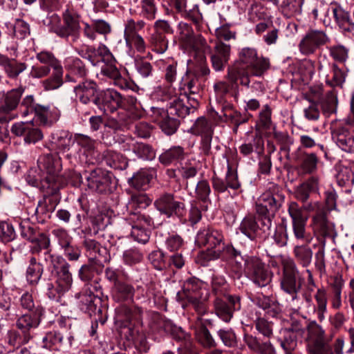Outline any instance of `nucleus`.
I'll use <instances>...</instances> for the list:
<instances>
[{"instance_id":"nucleus-19","label":"nucleus","mask_w":354,"mask_h":354,"mask_svg":"<svg viewBox=\"0 0 354 354\" xmlns=\"http://www.w3.org/2000/svg\"><path fill=\"white\" fill-rule=\"evenodd\" d=\"M51 263L55 268L58 264L60 265L59 270L57 271V279L55 284L59 286V290L68 292L73 283L72 274L69 271L70 265L60 257H52Z\"/></svg>"},{"instance_id":"nucleus-62","label":"nucleus","mask_w":354,"mask_h":354,"mask_svg":"<svg viewBox=\"0 0 354 354\" xmlns=\"http://www.w3.org/2000/svg\"><path fill=\"white\" fill-rule=\"evenodd\" d=\"M32 338V334L22 333L20 334L15 330H9L6 337L7 342L13 347H19L27 344Z\"/></svg>"},{"instance_id":"nucleus-17","label":"nucleus","mask_w":354,"mask_h":354,"mask_svg":"<svg viewBox=\"0 0 354 354\" xmlns=\"http://www.w3.org/2000/svg\"><path fill=\"white\" fill-rule=\"evenodd\" d=\"M210 51L212 66L216 71H223L230 60L231 46L221 40L215 42Z\"/></svg>"},{"instance_id":"nucleus-49","label":"nucleus","mask_w":354,"mask_h":354,"mask_svg":"<svg viewBox=\"0 0 354 354\" xmlns=\"http://www.w3.org/2000/svg\"><path fill=\"white\" fill-rule=\"evenodd\" d=\"M152 175L147 170L140 169L129 179V184L136 189L145 190L149 187Z\"/></svg>"},{"instance_id":"nucleus-4","label":"nucleus","mask_w":354,"mask_h":354,"mask_svg":"<svg viewBox=\"0 0 354 354\" xmlns=\"http://www.w3.org/2000/svg\"><path fill=\"white\" fill-rule=\"evenodd\" d=\"M94 104L104 114L113 113L118 109L133 112L138 110L140 106L135 97H123L113 89L102 90L95 98Z\"/></svg>"},{"instance_id":"nucleus-51","label":"nucleus","mask_w":354,"mask_h":354,"mask_svg":"<svg viewBox=\"0 0 354 354\" xmlns=\"http://www.w3.org/2000/svg\"><path fill=\"white\" fill-rule=\"evenodd\" d=\"M0 312L3 313L8 320L15 319L19 315L17 310L12 306L11 297L0 292Z\"/></svg>"},{"instance_id":"nucleus-25","label":"nucleus","mask_w":354,"mask_h":354,"mask_svg":"<svg viewBox=\"0 0 354 354\" xmlns=\"http://www.w3.org/2000/svg\"><path fill=\"white\" fill-rule=\"evenodd\" d=\"M312 227L315 233L323 237L332 236L335 225L328 218L325 211H319L312 218Z\"/></svg>"},{"instance_id":"nucleus-52","label":"nucleus","mask_w":354,"mask_h":354,"mask_svg":"<svg viewBox=\"0 0 354 354\" xmlns=\"http://www.w3.org/2000/svg\"><path fill=\"white\" fill-rule=\"evenodd\" d=\"M224 252L230 257V260L228 263V266L232 267V271L235 273H239L242 268L241 261H245L241 256V251L236 249L232 245H225Z\"/></svg>"},{"instance_id":"nucleus-56","label":"nucleus","mask_w":354,"mask_h":354,"mask_svg":"<svg viewBox=\"0 0 354 354\" xmlns=\"http://www.w3.org/2000/svg\"><path fill=\"white\" fill-rule=\"evenodd\" d=\"M53 142L58 149L62 151H67L74 143V140H73L72 134L68 131H60L53 134Z\"/></svg>"},{"instance_id":"nucleus-16","label":"nucleus","mask_w":354,"mask_h":354,"mask_svg":"<svg viewBox=\"0 0 354 354\" xmlns=\"http://www.w3.org/2000/svg\"><path fill=\"white\" fill-rule=\"evenodd\" d=\"M84 175L91 189L101 194L110 191L111 176L107 171L95 169L88 174L86 172Z\"/></svg>"},{"instance_id":"nucleus-21","label":"nucleus","mask_w":354,"mask_h":354,"mask_svg":"<svg viewBox=\"0 0 354 354\" xmlns=\"http://www.w3.org/2000/svg\"><path fill=\"white\" fill-rule=\"evenodd\" d=\"M73 339V337L71 335L53 330L47 333L42 338V346L59 351L70 347Z\"/></svg>"},{"instance_id":"nucleus-42","label":"nucleus","mask_w":354,"mask_h":354,"mask_svg":"<svg viewBox=\"0 0 354 354\" xmlns=\"http://www.w3.org/2000/svg\"><path fill=\"white\" fill-rule=\"evenodd\" d=\"M297 243H301V245H297L294 247L293 254L296 260L303 266L308 267L313 258V250L308 246L310 243H306L305 241H297Z\"/></svg>"},{"instance_id":"nucleus-7","label":"nucleus","mask_w":354,"mask_h":354,"mask_svg":"<svg viewBox=\"0 0 354 354\" xmlns=\"http://www.w3.org/2000/svg\"><path fill=\"white\" fill-rule=\"evenodd\" d=\"M291 218L292 236V240L311 243L313 236L306 230L308 216L304 215L302 207L297 202H290L288 209Z\"/></svg>"},{"instance_id":"nucleus-1","label":"nucleus","mask_w":354,"mask_h":354,"mask_svg":"<svg viewBox=\"0 0 354 354\" xmlns=\"http://www.w3.org/2000/svg\"><path fill=\"white\" fill-rule=\"evenodd\" d=\"M284 198L279 187L272 185L260 196L257 203L256 211L260 225L254 216L249 214L242 220L239 226L240 231L251 240L268 237L272 231V218L281 207Z\"/></svg>"},{"instance_id":"nucleus-20","label":"nucleus","mask_w":354,"mask_h":354,"mask_svg":"<svg viewBox=\"0 0 354 354\" xmlns=\"http://www.w3.org/2000/svg\"><path fill=\"white\" fill-rule=\"evenodd\" d=\"M155 120L158 123L161 130L167 136L173 135L179 126V120L165 112L162 108H151Z\"/></svg>"},{"instance_id":"nucleus-22","label":"nucleus","mask_w":354,"mask_h":354,"mask_svg":"<svg viewBox=\"0 0 354 354\" xmlns=\"http://www.w3.org/2000/svg\"><path fill=\"white\" fill-rule=\"evenodd\" d=\"M108 48L104 45H100L97 48L85 44L76 45L75 51L83 59L88 60L93 66L100 64V59L107 52Z\"/></svg>"},{"instance_id":"nucleus-63","label":"nucleus","mask_w":354,"mask_h":354,"mask_svg":"<svg viewBox=\"0 0 354 354\" xmlns=\"http://www.w3.org/2000/svg\"><path fill=\"white\" fill-rule=\"evenodd\" d=\"M145 26V22L142 20L136 21L133 19H127L124 22V39L139 35V31L143 29Z\"/></svg>"},{"instance_id":"nucleus-18","label":"nucleus","mask_w":354,"mask_h":354,"mask_svg":"<svg viewBox=\"0 0 354 354\" xmlns=\"http://www.w3.org/2000/svg\"><path fill=\"white\" fill-rule=\"evenodd\" d=\"M11 133L16 136L24 137V142L26 144H35L44 137L39 129L28 122L15 123L11 127Z\"/></svg>"},{"instance_id":"nucleus-61","label":"nucleus","mask_w":354,"mask_h":354,"mask_svg":"<svg viewBox=\"0 0 354 354\" xmlns=\"http://www.w3.org/2000/svg\"><path fill=\"white\" fill-rule=\"evenodd\" d=\"M149 43L158 53H162L167 49L168 41L162 32L154 31L149 37Z\"/></svg>"},{"instance_id":"nucleus-29","label":"nucleus","mask_w":354,"mask_h":354,"mask_svg":"<svg viewBox=\"0 0 354 354\" xmlns=\"http://www.w3.org/2000/svg\"><path fill=\"white\" fill-rule=\"evenodd\" d=\"M251 300L258 307L262 308L266 314L270 317H276L281 311L279 304L268 296L257 294L252 296Z\"/></svg>"},{"instance_id":"nucleus-37","label":"nucleus","mask_w":354,"mask_h":354,"mask_svg":"<svg viewBox=\"0 0 354 354\" xmlns=\"http://www.w3.org/2000/svg\"><path fill=\"white\" fill-rule=\"evenodd\" d=\"M307 340L308 344H318L328 341L329 335H326L322 326L316 321H309L307 324Z\"/></svg>"},{"instance_id":"nucleus-9","label":"nucleus","mask_w":354,"mask_h":354,"mask_svg":"<svg viewBox=\"0 0 354 354\" xmlns=\"http://www.w3.org/2000/svg\"><path fill=\"white\" fill-rule=\"evenodd\" d=\"M244 271L247 277L259 287H265L271 281V274L264 263L256 257L245 259Z\"/></svg>"},{"instance_id":"nucleus-50","label":"nucleus","mask_w":354,"mask_h":354,"mask_svg":"<svg viewBox=\"0 0 354 354\" xmlns=\"http://www.w3.org/2000/svg\"><path fill=\"white\" fill-rule=\"evenodd\" d=\"M43 271V266L38 263L35 257H31L26 270V279L28 283L31 285L37 284L41 277Z\"/></svg>"},{"instance_id":"nucleus-58","label":"nucleus","mask_w":354,"mask_h":354,"mask_svg":"<svg viewBox=\"0 0 354 354\" xmlns=\"http://www.w3.org/2000/svg\"><path fill=\"white\" fill-rule=\"evenodd\" d=\"M319 158L314 153H304L301 159L300 167L305 174H312L317 169Z\"/></svg>"},{"instance_id":"nucleus-46","label":"nucleus","mask_w":354,"mask_h":354,"mask_svg":"<svg viewBox=\"0 0 354 354\" xmlns=\"http://www.w3.org/2000/svg\"><path fill=\"white\" fill-rule=\"evenodd\" d=\"M165 112L174 118H185L189 113L190 107L185 104L183 99L174 97L170 100Z\"/></svg>"},{"instance_id":"nucleus-13","label":"nucleus","mask_w":354,"mask_h":354,"mask_svg":"<svg viewBox=\"0 0 354 354\" xmlns=\"http://www.w3.org/2000/svg\"><path fill=\"white\" fill-rule=\"evenodd\" d=\"M154 206L161 214L171 217L173 215L180 216L185 212V205L176 201L174 195L165 193L161 194L155 201Z\"/></svg>"},{"instance_id":"nucleus-28","label":"nucleus","mask_w":354,"mask_h":354,"mask_svg":"<svg viewBox=\"0 0 354 354\" xmlns=\"http://www.w3.org/2000/svg\"><path fill=\"white\" fill-rule=\"evenodd\" d=\"M171 5L176 10L180 13L184 17L190 19L198 28L200 23L202 21V15L198 10L197 5H194L192 8H187V0H170Z\"/></svg>"},{"instance_id":"nucleus-6","label":"nucleus","mask_w":354,"mask_h":354,"mask_svg":"<svg viewBox=\"0 0 354 354\" xmlns=\"http://www.w3.org/2000/svg\"><path fill=\"white\" fill-rule=\"evenodd\" d=\"M281 265V288L283 292L290 295L292 301H295L299 298L298 294L304 283V278L292 259H283Z\"/></svg>"},{"instance_id":"nucleus-45","label":"nucleus","mask_w":354,"mask_h":354,"mask_svg":"<svg viewBox=\"0 0 354 354\" xmlns=\"http://www.w3.org/2000/svg\"><path fill=\"white\" fill-rule=\"evenodd\" d=\"M40 124L43 125H51L59 118L57 111L50 110L48 106L38 104L33 111Z\"/></svg>"},{"instance_id":"nucleus-39","label":"nucleus","mask_w":354,"mask_h":354,"mask_svg":"<svg viewBox=\"0 0 354 354\" xmlns=\"http://www.w3.org/2000/svg\"><path fill=\"white\" fill-rule=\"evenodd\" d=\"M332 13L335 23L342 32H350L354 30V23L347 11L336 6L332 7Z\"/></svg>"},{"instance_id":"nucleus-32","label":"nucleus","mask_w":354,"mask_h":354,"mask_svg":"<svg viewBox=\"0 0 354 354\" xmlns=\"http://www.w3.org/2000/svg\"><path fill=\"white\" fill-rule=\"evenodd\" d=\"M115 62V58L108 49L107 52L100 59V64L98 65L100 66L101 73L104 75L115 80H118L121 77Z\"/></svg>"},{"instance_id":"nucleus-27","label":"nucleus","mask_w":354,"mask_h":354,"mask_svg":"<svg viewBox=\"0 0 354 354\" xmlns=\"http://www.w3.org/2000/svg\"><path fill=\"white\" fill-rule=\"evenodd\" d=\"M333 138L337 145L342 150L354 153V129L346 127H339L333 134Z\"/></svg>"},{"instance_id":"nucleus-14","label":"nucleus","mask_w":354,"mask_h":354,"mask_svg":"<svg viewBox=\"0 0 354 354\" xmlns=\"http://www.w3.org/2000/svg\"><path fill=\"white\" fill-rule=\"evenodd\" d=\"M91 232V228L82 230V233L85 234L83 245L88 253L89 261H92L99 266H103V263L108 260L107 250L102 247L95 240L88 236Z\"/></svg>"},{"instance_id":"nucleus-15","label":"nucleus","mask_w":354,"mask_h":354,"mask_svg":"<svg viewBox=\"0 0 354 354\" xmlns=\"http://www.w3.org/2000/svg\"><path fill=\"white\" fill-rule=\"evenodd\" d=\"M64 24L61 26L52 27L51 30L62 37H72V41L75 43L78 39L80 29L79 15L66 10L64 14Z\"/></svg>"},{"instance_id":"nucleus-11","label":"nucleus","mask_w":354,"mask_h":354,"mask_svg":"<svg viewBox=\"0 0 354 354\" xmlns=\"http://www.w3.org/2000/svg\"><path fill=\"white\" fill-rule=\"evenodd\" d=\"M329 41L330 39L325 32L319 30H310L300 41L299 49L303 55H312Z\"/></svg>"},{"instance_id":"nucleus-24","label":"nucleus","mask_w":354,"mask_h":354,"mask_svg":"<svg viewBox=\"0 0 354 354\" xmlns=\"http://www.w3.org/2000/svg\"><path fill=\"white\" fill-rule=\"evenodd\" d=\"M203 315H197L194 335L197 342L204 348L210 349L217 346L216 342L207 329L203 319Z\"/></svg>"},{"instance_id":"nucleus-35","label":"nucleus","mask_w":354,"mask_h":354,"mask_svg":"<svg viewBox=\"0 0 354 354\" xmlns=\"http://www.w3.org/2000/svg\"><path fill=\"white\" fill-rule=\"evenodd\" d=\"M44 314L37 313H26L20 315L17 322L16 326L22 333L31 334V329L36 328L41 322V317Z\"/></svg>"},{"instance_id":"nucleus-47","label":"nucleus","mask_w":354,"mask_h":354,"mask_svg":"<svg viewBox=\"0 0 354 354\" xmlns=\"http://www.w3.org/2000/svg\"><path fill=\"white\" fill-rule=\"evenodd\" d=\"M64 66L71 74L80 77H84L88 73V70L84 62L76 57H67L64 61Z\"/></svg>"},{"instance_id":"nucleus-5","label":"nucleus","mask_w":354,"mask_h":354,"mask_svg":"<svg viewBox=\"0 0 354 354\" xmlns=\"http://www.w3.org/2000/svg\"><path fill=\"white\" fill-rule=\"evenodd\" d=\"M177 297L180 299H185L197 315H205L208 311L209 293L203 288L202 281L195 277L189 278L184 282L183 293L178 292Z\"/></svg>"},{"instance_id":"nucleus-10","label":"nucleus","mask_w":354,"mask_h":354,"mask_svg":"<svg viewBox=\"0 0 354 354\" xmlns=\"http://www.w3.org/2000/svg\"><path fill=\"white\" fill-rule=\"evenodd\" d=\"M241 307V297L239 295L216 297L213 301V309L215 314L226 323L231 321L234 313L239 310Z\"/></svg>"},{"instance_id":"nucleus-55","label":"nucleus","mask_w":354,"mask_h":354,"mask_svg":"<svg viewBox=\"0 0 354 354\" xmlns=\"http://www.w3.org/2000/svg\"><path fill=\"white\" fill-rule=\"evenodd\" d=\"M142 310L138 306H129L127 305H122L118 308V316L124 319L127 322L131 320H140Z\"/></svg>"},{"instance_id":"nucleus-34","label":"nucleus","mask_w":354,"mask_h":354,"mask_svg":"<svg viewBox=\"0 0 354 354\" xmlns=\"http://www.w3.org/2000/svg\"><path fill=\"white\" fill-rule=\"evenodd\" d=\"M135 292L131 284L121 281L114 284L112 288V297L117 302L131 301Z\"/></svg>"},{"instance_id":"nucleus-23","label":"nucleus","mask_w":354,"mask_h":354,"mask_svg":"<svg viewBox=\"0 0 354 354\" xmlns=\"http://www.w3.org/2000/svg\"><path fill=\"white\" fill-rule=\"evenodd\" d=\"M101 91H97V85L93 80H84L74 87L75 96L84 104L94 103L95 98Z\"/></svg>"},{"instance_id":"nucleus-40","label":"nucleus","mask_w":354,"mask_h":354,"mask_svg":"<svg viewBox=\"0 0 354 354\" xmlns=\"http://www.w3.org/2000/svg\"><path fill=\"white\" fill-rule=\"evenodd\" d=\"M186 152L181 146H173L163 151L158 157L159 162L165 166L179 162L185 158Z\"/></svg>"},{"instance_id":"nucleus-2","label":"nucleus","mask_w":354,"mask_h":354,"mask_svg":"<svg viewBox=\"0 0 354 354\" xmlns=\"http://www.w3.org/2000/svg\"><path fill=\"white\" fill-rule=\"evenodd\" d=\"M270 68L269 59L259 55L257 49L245 47L241 49L238 59L228 67L227 78L231 83L250 86V77H261Z\"/></svg>"},{"instance_id":"nucleus-54","label":"nucleus","mask_w":354,"mask_h":354,"mask_svg":"<svg viewBox=\"0 0 354 354\" xmlns=\"http://www.w3.org/2000/svg\"><path fill=\"white\" fill-rule=\"evenodd\" d=\"M8 28L12 36L18 39H24L30 33L29 24L19 19H16L12 24H9Z\"/></svg>"},{"instance_id":"nucleus-12","label":"nucleus","mask_w":354,"mask_h":354,"mask_svg":"<svg viewBox=\"0 0 354 354\" xmlns=\"http://www.w3.org/2000/svg\"><path fill=\"white\" fill-rule=\"evenodd\" d=\"M38 163L40 168L46 172V183L50 185L57 184L62 169L60 158L56 153H46L39 158Z\"/></svg>"},{"instance_id":"nucleus-43","label":"nucleus","mask_w":354,"mask_h":354,"mask_svg":"<svg viewBox=\"0 0 354 354\" xmlns=\"http://www.w3.org/2000/svg\"><path fill=\"white\" fill-rule=\"evenodd\" d=\"M18 304L22 310L30 313H37V314L44 313V309L39 301L35 300L32 295L28 292H25L21 295Z\"/></svg>"},{"instance_id":"nucleus-30","label":"nucleus","mask_w":354,"mask_h":354,"mask_svg":"<svg viewBox=\"0 0 354 354\" xmlns=\"http://www.w3.org/2000/svg\"><path fill=\"white\" fill-rule=\"evenodd\" d=\"M76 297L80 300L79 307L81 310L88 314L90 316L95 314L97 311L98 313L101 312V309L97 306L100 304V300L91 291L88 293L86 290L85 292L77 294Z\"/></svg>"},{"instance_id":"nucleus-31","label":"nucleus","mask_w":354,"mask_h":354,"mask_svg":"<svg viewBox=\"0 0 354 354\" xmlns=\"http://www.w3.org/2000/svg\"><path fill=\"white\" fill-rule=\"evenodd\" d=\"M102 158L107 166L114 169L124 170L129 165L128 158L115 151L106 150L102 153Z\"/></svg>"},{"instance_id":"nucleus-64","label":"nucleus","mask_w":354,"mask_h":354,"mask_svg":"<svg viewBox=\"0 0 354 354\" xmlns=\"http://www.w3.org/2000/svg\"><path fill=\"white\" fill-rule=\"evenodd\" d=\"M227 284L224 277L221 276L214 275L212 279V290L216 297H224L227 296L226 294Z\"/></svg>"},{"instance_id":"nucleus-3","label":"nucleus","mask_w":354,"mask_h":354,"mask_svg":"<svg viewBox=\"0 0 354 354\" xmlns=\"http://www.w3.org/2000/svg\"><path fill=\"white\" fill-rule=\"evenodd\" d=\"M196 243L199 246H207V250L197 256V262L205 266L210 261L221 258L225 249L222 232L213 227H205L200 230L196 237Z\"/></svg>"},{"instance_id":"nucleus-60","label":"nucleus","mask_w":354,"mask_h":354,"mask_svg":"<svg viewBox=\"0 0 354 354\" xmlns=\"http://www.w3.org/2000/svg\"><path fill=\"white\" fill-rule=\"evenodd\" d=\"M344 281L342 277H335L331 284L333 289V298L331 300L332 307L338 309L342 306V290L344 286Z\"/></svg>"},{"instance_id":"nucleus-44","label":"nucleus","mask_w":354,"mask_h":354,"mask_svg":"<svg viewBox=\"0 0 354 354\" xmlns=\"http://www.w3.org/2000/svg\"><path fill=\"white\" fill-rule=\"evenodd\" d=\"M316 304L313 306V310L319 322L325 319V314L327 312V292L323 288H318L314 296Z\"/></svg>"},{"instance_id":"nucleus-53","label":"nucleus","mask_w":354,"mask_h":354,"mask_svg":"<svg viewBox=\"0 0 354 354\" xmlns=\"http://www.w3.org/2000/svg\"><path fill=\"white\" fill-rule=\"evenodd\" d=\"M211 193L210 186L206 180H199L195 188V197L204 205L203 210L207 209V204L210 203L209 194Z\"/></svg>"},{"instance_id":"nucleus-8","label":"nucleus","mask_w":354,"mask_h":354,"mask_svg":"<svg viewBox=\"0 0 354 354\" xmlns=\"http://www.w3.org/2000/svg\"><path fill=\"white\" fill-rule=\"evenodd\" d=\"M126 219L131 225V236L139 243L148 242L150 235L146 227L154 225L153 218L149 215L142 214L140 211H135L131 212Z\"/></svg>"},{"instance_id":"nucleus-36","label":"nucleus","mask_w":354,"mask_h":354,"mask_svg":"<svg viewBox=\"0 0 354 354\" xmlns=\"http://www.w3.org/2000/svg\"><path fill=\"white\" fill-rule=\"evenodd\" d=\"M127 146H123L124 150H132L138 157L146 160H152L155 158V151L150 145L143 142H135L131 138L127 139Z\"/></svg>"},{"instance_id":"nucleus-59","label":"nucleus","mask_w":354,"mask_h":354,"mask_svg":"<svg viewBox=\"0 0 354 354\" xmlns=\"http://www.w3.org/2000/svg\"><path fill=\"white\" fill-rule=\"evenodd\" d=\"M63 68L53 70L52 75L42 82L45 91H52L59 88L63 84Z\"/></svg>"},{"instance_id":"nucleus-33","label":"nucleus","mask_w":354,"mask_h":354,"mask_svg":"<svg viewBox=\"0 0 354 354\" xmlns=\"http://www.w3.org/2000/svg\"><path fill=\"white\" fill-rule=\"evenodd\" d=\"M0 66L3 68L7 76L11 79H16L20 73L26 69V64L19 62L15 59L0 54Z\"/></svg>"},{"instance_id":"nucleus-26","label":"nucleus","mask_w":354,"mask_h":354,"mask_svg":"<svg viewBox=\"0 0 354 354\" xmlns=\"http://www.w3.org/2000/svg\"><path fill=\"white\" fill-rule=\"evenodd\" d=\"M23 92L22 88L8 91L5 95L3 103L0 106V115L2 116L11 115L13 119L15 118L17 115L12 111L17 107Z\"/></svg>"},{"instance_id":"nucleus-57","label":"nucleus","mask_w":354,"mask_h":354,"mask_svg":"<svg viewBox=\"0 0 354 354\" xmlns=\"http://www.w3.org/2000/svg\"><path fill=\"white\" fill-rule=\"evenodd\" d=\"M192 129L194 134L201 137L212 136L214 132L212 122L205 117L198 118Z\"/></svg>"},{"instance_id":"nucleus-41","label":"nucleus","mask_w":354,"mask_h":354,"mask_svg":"<svg viewBox=\"0 0 354 354\" xmlns=\"http://www.w3.org/2000/svg\"><path fill=\"white\" fill-rule=\"evenodd\" d=\"M59 203L57 197L55 195L46 196L38 203L35 213L43 218H50V213L55 211Z\"/></svg>"},{"instance_id":"nucleus-48","label":"nucleus","mask_w":354,"mask_h":354,"mask_svg":"<svg viewBox=\"0 0 354 354\" xmlns=\"http://www.w3.org/2000/svg\"><path fill=\"white\" fill-rule=\"evenodd\" d=\"M320 105L323 114L326 117H329L337 111V95L333 91H330L321 99Z\"/></svg>"},{"instance_id":"nucleus-38","label":"nucleus","mask_w":354,"mask_h":354,"mask_svg":"<svg viewBox=\"0 0 354 354\" xmlns=\"http://www.w3.org/2000/svg\"><path fill=\"white\" fill-rule=\"evenodd\" d=\"M319 189V179L315 176L309 178L306 181L299 185L295 191V198L302 203L307 202L310 194Z\"/></svg>"}]
</instances>
